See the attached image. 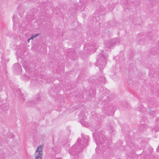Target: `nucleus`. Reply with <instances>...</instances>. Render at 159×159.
<instances>
[{
  "label": "nucleus",
  "instance_id": "6e6552de",
  "mask_svg": "<svg viewBox=\"0 0 159 159\" xmlns=\"http://www.w3.org/2000/svg\"><path fill=\"white\" fill-rule=\"evenodd\" d=\"M104 112L103 111V112L106 114L108 115L109 116H112L113 115V113H111L109 111L110 110L107 108H105L104 109Z\"/></svg>",
  "mask_w": 159,
  "mask_h": 159
},
{
  "label": "nucleus",
  "instance_id": "1a4fd4ad",
  "mask_svg": "<svg viewBox=\"0 0 159 159\" xmlns=\"http://www.w3.org/2000/svg\"><path fill=\"white\" fill-rule=\"evenodd\" d=\"M99 81L101 84H105L106 82V78L104 77H101L99 78Z\"/></svg>",
  "mask_w": 159,
  "mask_h": 159
},
{
  "label": "nucleus",
  "instance_id": "ddd939ff",
  "mask_svg": "<svg viewBox=\"0 0 159 159\" xmlns=\"http://www.w3.org/2000/svg\"><path fill=\"white\" fill-rule=\"evenodd\" d=\"M95 94V90H93V94L91 95V96L93 98L94 97V95Z\"/></svg>",
  "mask_w": 159,
  "mask_h": 159
},
{
  "label": "nucleus",
  "instance_id": "bb28decb",
  "mask_svg": "<svg viewBox=\"0 0 159 159\" xmlns=\"http://www.w3.org/2000/svg\"><path fill=\"white\" fill-rule=\"evenodd\" d=\"M96 20L98 21V20L97 18V17H96Z\"/></svg>",
  "mask_w": 159,
  "mask_h": 159
},
{
  "label": "nucleus",
  "instance_id": "f03ea898",
  "mask_svg": "<svg viewBox=\"0 0 159 159\" xmlns=\"http://www.w3.org/2000/svg\"><path fill=\"white\" fill-rule=\"evenodd\" d=\"M107 55L104 54L103 51H102L98 56L96 60V66L100 69H101V68L103 69L107 63Z\"/></svg>",
  "mask_w": 159,
  "mask_h": 159
},
{
  "label": "nucleus",
  "instance_id": "a211bd4d",
  "mask_svg": "<svg viewBox=\"0 0 159 159\" xmlns=\"http://www.w3.org/2000/svg\"><path fill=\"white\" fill-rule=\"evenodd\" d=\"M34 38V36H33V35L31 37L30 39H33Z\"/></svg>",
  "mask_w": 159,
  "mask_h": 159
},
{
  "label": "nucleus",
  "instance_id": "412c9836",
  "mask_svg": "<svg viewBox=\"0 0 159 159\" xmlns=\"http://www.w3.org/2000/svg\"><path fill=\"white\" fill-rule=\"evenodd\" d=\"M110 128H111V131L112 132L113 131V128L111 126L110 127Z\"/></svg>",
  "mask_w": 159,
  "mask_h": 159
},
{
  "label": "nucleus",
  "instance_id": "423d86ee",
  "mask_svg": "<svg viewBox=\"0 0 159 159\" xmlns=\"http://www.w3.org/2000/svg\"><path fill=\"white\" fill-rule=\"evenodd\" d=\"M96 46L95 44H94L93 45H89V44H86L84 47V49L85 50H88L90 52H94L95 51L96 49Z\"/></svg>",
  "mask_w": 159,
  "mask_h": 159
},
{
  "label": "nucleus",
  "instance_id": "0eeeda50",
  "mask_svg": "<svg viewBox=\"0 0 159 159\" xmlns=\"http://www.w3.org/2000/svg\"><path fill=\"white\" fill-rule=\"evenodd\" d=\"M13 66L15 68L16 70H17L18 71H21V66L20 64L18 63L15 64L13 65Z\"/></svg>",
  "mask_w": 159,
  "mask_h": 159
},
{
  "label": "nucleus",
  "instance_id": "20e7f679",
  "mask_svg": "<svg viewBox=\"0 0 159 159\" xmlns=\"http://www.w3.org/2000/svg\"><path fill=\"white\" fill-rule=\"evenodd\" d=\"M43 146L41 145L38 147L34 154L35 159H42Z\"/></svg>",
  "mask_w": 159,
  "mask_h": 159
},
{
  "label": "nucleus",
  "instance_id": "9d476101",
  "mask_svg": "<svg viewBox=\"0 0 159 159\" xmlns=\"http://www.w3.org/2000/svg\"><path fill=\"white\" fill-rule=\"evenodd\" d=\"M80 118L81 119V118L82 120L80 121V122L82 124H84L85 123H84V120L86 119V117L85 116H84L83 117V119H82V118L80 116Z\"/></svg>",
  "mask_w": 159,
  "mask_h": 159
},
{
  "label": "nucleus",
  "instance_id": "f8f14e48",
  "mask_svg": "<svg viewBox=\"0 0 159 159\" xmlns=\"http://www.w3.org/2000/svg\"><path fill=\"white\" fill-rule=\"evenodd\" d=\"M16 17L15 15H14L13 16V22L14 25L16 23Z\"/></svg>",
  "mask_w": 159,
  "mask_h": 159
},
{
  "label": "nucleus",
  "instance_id": "c756f323",
  "mask_svg": "<svg viewBox=\"0 0 159 159\" xmlns=\"http://www.w3.org/2000/svg\"><path fill=\"white\" fill-rule=\"evenodd\" d=\"M152 113H154V112L153 111H152Z\"/></svg>",
  "mask_w": 159,
  "mask_h": 159
},
{
  "label": "nucleus",
  "instance_id": "c85d7f7f",
  "mask_svg": "<svg viewBox=\"0 0 159 159\" xmlns=\"http://www.w3.org/2000/svg\"><path fill=\"white\" fill-rule=\"evenodd\" d=\"M57 159H61V158H58Z\"/></svg>",
  "mask_w": 159,
  "mask_h": 159
},
{
  "label": "nucleus",
  "instance_id": "7c9ffc66",
  "mask_svg": "<svg viewBox=\"0 0 159 159\" xmlns=\"http://www.w3.org/2000/svg\"><path fill=\"white\" fill-rule=\"evenodd\" d=\"M69 153H70V151H68Z\"/></svg>",
  "mask_w": 159,
  "mask_h": 159
},
{
  "label": "nucleus",
  "instance_id": "9b49d317",
  "mask_svg": "<svg viewBox=\"0 0 159 159\" xmlns=\"http://www.w3.org/2000/svg\"><path fill=\"white\" fill-rule=\"evenodd\" d=\"M53 150L55 151L56 153H59L60 152V149H57V150H56V148H53Z\"/></svg>",
  "mask_w": 159,
  "mask_h": 159
},
{
  "label": "nucleus",
  "instance_id": "2eb2a0df",
  "mask_svg": "<svg viewBox=\"0 0 159 159\" xmlns=\"http://www.w3.org/2000/svg\"><path fill=\"white\" fill-rule=\"evenodd\" d=\"M38 35H39V34H34L33 35V36H34V38L36 37H37Z\"/></svg>",
  "mask_w": 159,
  "mask_h": 159
},
{
  "label": "nucleus",
  "instance_id": "5701e85b",
  "mask_svg": "<svg viewBox=\"0 0 159 159\" xmlns=\"http://www.w3.org/2000/svg\"><path fill=\"white\" fill-rule=\"evenodd\" d=\"M30 39H29L28 40V41H28V42H30Z\"/></svg>",
  "mask_w": 159,
  "mask_h": 159
},
{
  "label": "nucleus",
  "instance_id": "f257e3e1",
  "mask_svg": "<svg viewBox=\"0 0 159 159\" xmlns=\"http://www.w3.org/2000/svg\"><path fill=\"white\" fill-rule=\"evenodd\" d=\"M81 136V138H78L76 143L71 148L70 154L75 156V158H73L72 159H78L77 155L81 152L83 151L84 148L88 145L89 137L83 134H82Z\"/></svg>",
  "mask_w": 159,
  "mask_h": 159
},
{
  "label": "nucleus",
  "instance_id": "4468645a",
  "mask_svg": "<svg viewBox=\"0 0 159 159\" xmlns=\"http://www.w3.org/2000/svg\"><path fill=\"white\" fill-rule=\"evenodd\" d=\"M153 129L155 131H156V132L158 131H159V128H158L156 129V127H155Z\"/></svg>",
  "mask_w": 159,
  "mask_h": 159
},
{
  "label": "nucleus",
  "instance_id": "4be33fe9",
  "mask_svg": "<svg viewBox=\"0 0 159 159\" xmlns=\"http://www.w3.org/2000/svg\"><path fill=\"white\" fill-rule=\"evenodd\" d=\"M91 91H90L89 92V97L91 96Z\"/></svg>",
  "mask_w": 159,
  "mask_h": 159
},
{
  "label": "nucleus",
  "instance_id": "7ed1b4c3",
  "mask_svg": "<svg viewBox=\"0 0 159 159\" xmlns=\"http://www.w3.org/2000/svg\"><path fill=\"white\" fill-rule=\"evenodd\" d=\"M120 43V40L118 38H114L113 39L108 40L107 41L105 42L104 47L105 48L107 49L110 48L112 46L116 44L119 43Z\"/></svg>",
  "mask_w": 159,
  "mask_h": 159
},
{
  "label": "nucleus",
  "instance_id": "dca6fc26",
  "mask_svg": "<svg viewBox=\"0 0 159 159\" xmlns=\"http://www.w3.org/2000/svg\"><path fill=\"white\" fill-rule=\"evenodd\" d=\"M83 94L81 93V94L80 95V96L79 97V98H83Z\"/></svg>",
  "mask_w": 159,
  "mask_h": 159
},
{
  "label": "nucleus",
  "instance_id": "393cba45",
  "mask_svg": "<svg viewBox=\"0 0 159 159\" xmlns=\"http://www.w3.org/2000/svg\"><path fill=\"white\" fill-rule=\"evenodd\" d=\"M143 110V109H142V110H141V109H139V111H142V110Z\"/></svg>",
  "mask_w": 159,
  "mask_h": 159
},
{
  "label": "nucleus",
  "instance_id": "b1692460",
  "mask_svg": "<svg viewBox=\"0 0 159 159\" xmlns=\"http://www.w3.org/2000/svg\"><path fill=\"white\" fill-rule=\"evenodd\" d=\"M100 13L103 12V11H102V10H100Z\"/></svg>",
  "mask_w": 159,
  "mask_h": 159
},
{
  "label": "nucleus",
  "instance_id": "f3484780",
  "mask_svg": "<svg viewBox=\"0 0 159 159\" xmlns=\"http://www.w3.org/2000/svg\"><path fill=\"white\" fill-rule=\"evenodd\" d=\"M128 0H126V2H125V0H124V3H125V4L126 5H127V2H128Z\"/></svg>",
  "mask_w": 159,
  "mask_h": 159
},
{
  "label": "nucleus",
  "instance_id": "cd10ccee",
  "mask_svg": "<svg viewBox=\"0 0 159 159\" xmlns=\"http://www.w3.org/2000/svg\"><path fill=\"white\" fill-rule=\"evenodd\" d=\"M141 108H142V109H144V108L143 107H141Z\"/></svg>",
  "mask_w": 159,
  "mask_h": 159
},
{
  "label": "nucleus",
  "instance_id": "aec40b11",
  "mask_svg": "<svg viewBox=\"0 0 159 159\" xmlns=\"http://www.w3.org/2000/svg\"><path fill=\"white\" fill-rule=\"evenodd\" d=\"M157 150L158 152H159V146L158 147Z\"/></svg>",
  "mask_w": 159,
  "mask_h": 159
},
{
  "label": "nucleus",
  "instance_id": "a878e982",
  "mask_svg": "<svg viewBox=\"0 0 159 159\" xmlns=\"http://www.w3.org/2000/svg\"><path fill=\"white\" fill-rule=\"evenodd\" d=\"M130 21H131V22H133V20H132H132H130Z\"/></svg>",
  "mask_w": 159,
  "mask_h": 159
},
{
  "label": "nucleus",
  "instance_id": "39448f33",
  "mask_svg": "<svg viewBox=\"0 0 159 159\" xmlns=\"http://www.w3.org/2000/svg\"><path fill=\"white\" fill-rule=\"evenodd\" d=\"M96 133H94L93 134V137H95L96 140V143L97 145H98V143H102L103 142V141L104 140V138L105 136H103V135H100V136H98V138L100 139L99 140H98V137L97 136L96 137V136H97L96 135Z\"/></svg>",
  "mask_w": 159,
  "mask_h": 159
},
{
  "label": "nucleus",
  "instance_id": "6ab92c4d",
  "mask_svg": "<svg viewBox=\"0 0 159 159\" xmlns=\"http://www.w3.org/2000/svg\"><path fill=\"white\" fill-rule=\"evenodd\" d=\"M67 141H65V143L63 144V145H65V144H67Z\"/></svg>",
  "mask_w": 159,
  "mask_h": 159
}]
</instances>
